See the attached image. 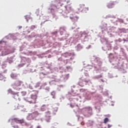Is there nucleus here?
<instances>
[{"label":"nucleus","mask_w":128,"mask_h":128,"mask_svg":"<svg viewBox=\"0 0 128 128\" xmlns=\"http://www.w3.org/2000/svg\"><path fill=\"white\" fill-rule=\"evenodd\" d=\"M38 92L34 91L32 94L30 98H26V100L30 102V104H36V100L38 98Z\"/></svg>","instance_id":"1"},{"label":"nucleus","mask_w":128,"mask_h":128,"mask_svg":"<svg viewBox=\"0 0 128 128\" xmlns=\"http://www.w3.org/2000/svg\"><path fill=\"white\" fill-rule=\"evenodd\" d=\"M22 84V81H20V80H16L14 84H12V86L14 90H20V88H18L19 86H20Z\"/></svg>","instance_id":"2"},{"label":"nucleus","mask_w":128,"mask_h":128,"mask_svg":"<svg viewBox=\"0 0 128 128\" xmlns=\"http://www.w3.org/2000/svg\"><path fill=\"white\" fill-rule=\"evenodd\" d=\"M8 92L9 94H12L14 98V100H20V96L18 95V92H16L12 91V89H9L8 90Z\"/></svg>","instance_id":"3"},{"label":"nucleus","mask_w":128,"mask_h":128,"mask_svg":"<svg viewBox=\"0 0 128 128\" xmlns=\"http://www.w3.org/2000/svg\"><path fill=\"white\" fill-rule=\"evenodd\" d=\"M51 116L52 112H50L48 111L47 112H46L45 120H46L47 122H50V120H52V118H50Z\"/></svg>","instance_id":"4"},{"label":"nucleus","mask_w":128,"mask_h":128,"mask_svg":"<svg viewBox=\"0 0 128 128\" xmlns=\"http://www.w3.org/2000/svg\"><path fill=\"white\" fill-rule=\"evenodd\" d=\"M84 112H86L88 116H92V108L90 106H87L84 108Z\"/></svg>","instance_id":"5"},{"label":"nucleus","mask_w":128,"mask_h":128,"mask_svg":"<svg viewBox=\"0 0 128 128\" xmlns=\"http://www.w3.org/2000/svg\"><path fill=\"white\" fill-rule=\"evenodd\" d=\"M64 10L66 14H70V12H72V6L67 5L64 6Z\"/></svg>","instance_id":"6"},{"label":"nucleus","mask_w":128,"mask_h":128,"mask_svg":"<svg viewBox=\"0 0 128 128\" xmlns=\"http://www.w3.org/2000/svg\"><path fill=\"white\" fill-rule=\"evenodd\" d=\"M70 18L72 22H78V16H76V14H71L70 16Z\"/></svg>","instance_id":"7"},{"label":"nucleus","mask_w":128,"mask_h":128,"mask_svg":"<svg viewBox=\"0 0 128 128\" xmlns=\"http://www.w3.org/2000/svg\"><path fill=\"white\" fill-rule=\"evenodd\" d=\"M78 86H82V88L84 86V80L80 78L79 80V82L78 84Z\"/></svg>","instance_id":"8"},{"label":"nucleus","mask_w":128,"mask_h":128,"mask_svg":"<svg viewBox=\"0 0 128 128\" xmlns=\"http://www.w3.org/2000/svg\"><path fill=\"white\" fill-rule=\"evenodd\" d=\"M84 8V4H80V5H79V6L78 8V12H82Z\"/></svg>","instance_id":"9"},{"label":"nucleus","mask_w":128,"mask_h":128,"mask_svg":"<svg viewBox=\"0 0 128 128\" xmlns=\"http://www.w3.org/2000/svg\"><path fill=\"white\" fill-rule=\"evenodd\" d=\"M64 2H66L67 4H70V0H61L60 2L61 6L64 4Z\"/></svg>","instance_id":"10"},{"label":"nucleus","mask_w":128,"mask_h":128,"mask_svg":"<svg viewBox=\"0 0 128 128\" xmlns=\"http://www.w3.org/2000/svg\"><path fill=\"white\" fill-rule=\"evenodd\" d=\"M31 114H32V116H33V118H36V116H40V113L36 111L31 113Z\"/></svg>","instance_id":"11"},{"label":"nucleus","mask_w":128,"mask_h":128,"mask_svg":"<svg viewBox=\"0 0 128 128\" xmlns=\"http://www.w3.org/2000/svg\"><path fill=\"white\" fill-rule=\"evenodd\" d=\"M0 80H4V82L6 81V78L2 74L0 73Z\"/></svg>","instance_id":"12"},{"label":"nucleus","mask_w":128,"mask_h":128,"mask_svg":"<svg viewBox=\"0 0 128 128\" xmlns=\"http://www.w3.org/2000/svg\"><path fill=\"white\" fill-rule=\"evenodd\" d=\"M114 2H110L108 4L107 6L108 8H114Z\"/></svg>","instance_id":"13"},{"label":"nucleus","mask_w":128,"mask_h":128,"mask_svg":"<svg viewBox=\"0 0 128 128\" xmlns=\"http://www.w3.org/2000/svg\"><path fill=\"white\" fill-rule=\"evenodd\" d=\"M34 116H32V114H29L27 116V120H34Z\"/></svg>","instance_id":"14"},{"label":"nucleus","mask_w":128,"mask_h":128,"mask_svg":"<svg viewBox=\"0 0 128 128\" xmlns=\"http://www.w3.org/2000/svg\"><path fill=\"white\" fill-rule=\"evenodd\" d=\"M92 68V66H88L85 68L84 70H86V72H90Z\"/></svg>","instance_id":"15"},{"label":"nucleus","mask_w":128,"mask_h":128,"mask_svg":"<svg viewBox=\"0 0 128 128\" xmlns=\"http://www.w3.org/2000/svg\"><path fill=\"white\" fill-rule=\"evenodd\" d=\"M46 108H48L46 106L43 105L41 106L40 110H42V112H44V110H46Z\"/></svg>","instance_id":"16"},{"label":"nucleus","mask_w":128,"mask_h":128,"mask_svg":"<svg viewBox=\"0 0 128 128\" xmlns=\"http://www.w3.org/2000/svg\"><path fill=\"white\" fill-rule=\"evenodd\" d=\"M10 76L12 78H16L18 77V74L14 73H12L10 74Z\"/></svg>","instance_id":"17"},{"label":"nucleus","mask_w":128,"mask_h":128,"mask_svg":"<svg viewBox=\"0 0 128 128\" xmlns=\"http://www.w3.org/2000/svg\"><path fill=\"white\" fill-rule=\"evenodd\" d=\"M7 61L9 62V64H12V62H14L12 57L8 58H7Z\"/></svg>","instance_id":"18"},{"label":"nucleus","mask_w":128,"mask_h":128,"mask_svg":"<svg viewBox=\"0 0 128 128\" xmlns=\"http://www.w3.org/2000/svg\"><path fill=\"white\" fill-rule=\"evenodd\" d=\"M88 12V8H86L84 6L82 12Z\"/></svg>","instance_id":"19"},{"label":"nucleus","mask_w":128,"mask_h":128,"mask_svg":"<svg viewBox=\"0 0 128 128\" xmlns=\"http://www.w3.org/2000/svg\"><path fill=\"white\" fill-rule=\"evenodd\" d=\"M106 46L107 48H107L108 50H112V44L108 43L106 44Z\"/></svg>","instance_id":"20"},{"label":"nucleus","mask_w":128,"mask_h":128,"mask_svg":"<svg viewBox=\"0 0 128 128\" xmlns=\"http://www.w3.org/2000/svg\"><path fill=\"white\" fill-rule=\"evenodd\" d=\"M82 48V46H80V44H78L77 46V50H80Z\"/></svg>","instance_id":"21"},{"label":"nucleus","mask_w":128,"mask_h":128,"mask_svg":"<svg viewBox=\"0 0 128 128\" xmlns=\"http://www.w3.org/2000/svg\"><path fill=\"white\" fill-rule=\"evenodd\" d=\"M95 62H96V64H102V62H100V60H98V59H96L95 60Z\"/></svg>","instance_id":"22"},{"label":"nucleus","mask_w":128,"mask_h":128,"mask_svg":"<svg viewBox=\"0 0 128 128\" xmlns=\"http://www.w3.org/2000/svg\"><path fill=\"white\" fill-rule=\"evenodd\" d=\"M108 122V118H106L104 119V123L106 124V122Z\"/></svg>","instance_id":"23"},{"label":"nucleus","mask_w":128,"mask_h":128,"mask_svg":"<svg viewBox=\"0 0 128 128\" xmlns=\"http://www.w3.org/2000/svg\"><path fill=\"white\" fill-rule=\"evenodd\" d=\"M84 82H86V84H88L90 82V80L88 78H84Z\"/></svg>","instance_id":"24"},{"label":"nucleus","mask_w":128,"mask_h":128,"mask_svg":"<svg viewBox=\"0 0 128 128\" xmlns=\"http://www.w3.org/2000/svg\"><path fill=\"white\" fill-rule=\"evenodd\" d=\"M95 78H98V79L100 78H102V74L98 75V76H95Z\"/></svg>","instance_id":"25"},{"label":"nucleus","mask_w":128,"mask_h":128,"mask_svg":"<svg viewBox=\"0 0 128 128\" xmlns=\"http://www.w3.org/2000/svg\"><path fill=\"white\" fill-rule=\"evenodd\" d=\"M21 94H22V96H26V92H21Z\"/></svg>","instance_id":"26"},{"label":"nucleus","mask_w":128,"mask_h":128,"mask_svg":"<svg viewBox=\"0 0 128 128\" xmlns=\"http://www.w3.org/2000/svg\"><path fill=\"white\" fill-rule=\"evenodd\" d=\"M34 28H36V26H31V30H34Z\"/></svg>","instance_id":"27"},{"label":"nucleus","mask_w":128,"mask_h":128,"mask_svg":"<svg viewBox=\"0 0 128 128\" xmlns=\"http://www.w3.org/2000/svg\"><path fill=\"white\" fill-rule=\"evenodd\" d=\"M63 16H64V18H68V16L66 14H64Z\"/></svg>","instance_id":"28"},{"label":"nucleus","mask_w":128,"mask_h":128,"mask_svg":"<svg viewBox=\"0 0 128 128\" xmlns=\"http://www.w3.org/2000/svg\"><path fill=\"white\" fill-rule=\"evenodd\" d=\"M112 126L111 124H108V128H112Z\"/></svg>","instance_id":"29"},{"label":"nucleus","mask_w":128,"mask_h":128,"mask_svg":"<svg viewBox=\"0 0 128 128\" xmlns=\"http://www.w3.org/2000/svg\"><path fill=\"white\" fill-rule=\"evenodd\" d=\"M22 28V26H18V28L19 30H20Z\"/></svg>","instance_id":"30"},{"label":"nucleus","mask_w":128,"mask_h":128,"mask_svg":"<svg viewBox=\"0 0 128 128\" xmlns=\"http://www.w3.org/2000/svg\"><path fill=\"white\" fill-rule=\"evenodd\" d=\"M51 128H54V125H52V126H51Z\"/></svg>","instance_id":"31"},{"label":"nucleus","mask_w":128,"mask_h":128,"mask_svg":"<svg viewBox=\"0 0 128 128\" xmlns=\"http://www.w3.org/2000/svg\"><path fill=\"white\" fill-rule=\"evenodd\" d=\"M70 106H71L72 108H74V106H72V104H70Z\"/></svg>","instance_id":"32"},{"label":"nucleus","mask_w":128,"mask_h":128,"mask_svg":"<svg viewBox=\"0 0 128 128\" xmlns=\"http://www.w3.org/2000/svg\"><path fill=\"white\" fill-rule=\"evenodd\" d=\"M112 56V54H110V56Z\"/></svg>","instance_id":"33"},{"label":"nucleus","mask_w":128,"mask_h":128,"mask_svg":"<svg viewBox=\"0 0 128 128\" xmlns=\"http://www.w3.org/2000/svg\"><path fill=\"white\" fill-rule=\"evenodd\" d=\"M24 64H23V65H20V66H24Z\"/></svg>","instance_id":"34"},{"label":"nucleus","mask_w":128,"mask_h":128,"mask_svg":"<svg viewBox=\"0 0 128 128\" xmlns=\"http://www.w3.org/2000/svg\"><path fill=\"white\" fill-rule=\"evenodd\" d=\"M25 18L26 20V16H25Z\"/></svg>","instance_id":"35"},{"label":"nucleus","mask_w":128,"mask_h":128,"mask_svg":"<svg viewBox=\"0 0 128 128\" xmlns=\"http://www.w3.org/2000/svg\"><path fill=\"white\" fill-rule=\"evenodd\" d=\"M27 20V22H28V20Z\"/></svg>","instance_id":"36"},{"label":"nucleus","mask_w":128,"mask_h":128,"mask_svg":"<svg viewBox=\"0 0 128 128\" xmlns=\"http://www.w3.org/2000/svg\"><path fill=\"white\" fill-rule=\"evenodd\" d=\"M10 54V53L8 52V53L6 54Z\"/></svg>","instance_id":"37"},{"label":"nucleus","mask_w":128,"mask_h":128,"mask_svg":"<svg viewBox=\"0 0 128 128\" xmlns=\"http://www.w3.org/2000/svg\"><path fill=\"white\" fill-rule=\"evenodd\" d=\"M30 128H32V126H31Z\"/></svg>","instance_id":"38"}]
</instances>
